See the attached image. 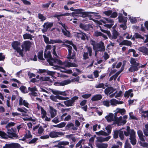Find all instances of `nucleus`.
Returning a JSON list of instances; mask_svg holds the SVG:
<instances>
[{
	"instance_id": "1",
	"label": "nucleus",
	"mask_w": 148,
	"mask_h": 148,
	"mask_svg": "<svg viewBox=\"0 0 148 148\" xmlns=\"http://www.w3.org/2000/svg\"><path fill=\"white\" fill-rule=\"evenodd\" d=\"M131 65L128 69L130 72H133L138 71L140 68H143L145 67L147 64L146 63L144 65L140 64V63L136 62V59L131 58L130 61Z\"/></svg>"
},
{
	"instance_id": "2",
	"label": "nucleus",
	"mask_w": 148,
	"mask_h": 148,
	"mask_svg": "<svg viewBox=\"0 0 148 148\" xmlns=\"http://www.w3.org/2000/svg\"><path fill=\"white\" fill-rule=\"evenodd\" d=\"M127 131H124V133L126 136H128L130 134L129 139L130 140V142L133 145H135L136 143V132L133 129L131 130L130 127L127 126L126 128Z\"/></svg>"
},
{
	"instance_id": "3",
	"label": "nucleus",
	"mask_w": 148,
	"mask_h": 148,
	"mask_svg": "<svg viewBox=\"0 0 148 148\" xmlns=\"http://www.w3.org/2000/svg\"><path fill=\"white\" fill-rule=\"evenodd\" d=\"M84 10L82 9H75L74 10V12L72 13V14L75 13L76 14H79L80 16L82 17L83 18H85L87 17H91L92 16L89 14H93L95 16H97V13L91 12H83Z\"/></svg>"
},
{
	"instance_id": "4",
	"label": "nucleus",
	"mask_w": 148,
	"mask_h": 148,
	"mask_svg": "<svg viewBox=\"0 0 148 148\" xmlns=\"http://www.w3.org/2000/svg\"><path fill=\"white\" fill-rule=\"evenodd\" d=\"M14 123L10 122L5 127L8 130L7 133L8 136L11 138L18 137V135L14 133L15 131L13 128L11 127V126H14Z\"/></svg>"
},
{
	"instance_id": "5",
	"label": "nucleus",
	"mask_w": 148,
	"mask_h": 148,
	"mask_svg": "<svg viewBox=\"0 0 148 148\" xmlns=\"http://www.w3.org/2000/svg\"><path fill=\"white\" fill-rule=\"evenodd\" d=\"M32 45V42L29 40L23 41L21 45L22 49L25 52L29 51Z\"/></svg>"
},
{
	"instance_id": "6",
	"label": "nucleus",
	"mask_w": 148,
	"mask_h": 148,
	"mask_svg": "<svg viewBox=\"0 0 148 148\" xmlns=\"http://www.w3.org/2000/svg\"><path fill=\"white\" fill-rule=\"evenodd\" d=\"M78 99V97L75 96L72 97L71 99L64 101V103L67 107L73 106L74 105L75 101L77 100Z\"/></svg>"
},
{
	"instance_id": "7",
	"label": "nucleus",
	"mask_w": 148,
	"mask_h": 148,
	"mask_svg": "<svg viewBox=\"0 0 148 148\" xmlns=\"http://www.w3.org/2000/svg\"><path fill=\"white\" fill-rule=\"evenodd\" d=\"M86 47L87 50L88 52L84 53L83 56V59L84 60H86L89 58L88 53L90 56H92V49L91 47L88 46H86Z\"/></svg>"
},
{
	"instance_id": "8",
	"label": "nucleus",
	"mask_w": 148,
	"mask_h": 148,
	"mask_svg": "<svg viewBox=\"0 0 148 148\" xmlns=\"http://www.w3.org/2000/svg\"><path fill=\"white\" fill-rule=\"evenodd\" d=\"M44 57L45 58L47 59V61L51 65H52L53 62H51V61H55L54 59L52 57L51 53L50 51H49L47 53L44 52Z\"/></svg>"
},
{
	"instance_id": "9",
	"label": "nucleus",
	"mask_w": 148,
	"mask_h": 148,
	"mask_svg": "<svg viewBox=\"0 0 148 148\" xmlns=\"http://www.w3.org/2000/svg\"><path fill=\"white\" fill-rule=\"evenodd\" d=\"M64 134L62 132H58L56 131H51L49 134V136L51 138L60 137L64 135Z\"/></svg>"
},
{
	"instance_id": "10",
	"label": "nucleus",
	"mask_w": 148,
	"mask_h": 148,
	"mask_svg": "<svg viewBox=\"0 0 148 148\" xmlns=\"http://www.w3.org/2000/svg\"><path fill=\"white\" fill-rule=\"evenodd\" d=\"M65 47L67 48L68 50V54L67 55L68 56L67 58L68 59L70 60L71 59H73L74 58L75 55L74 54H73L72 56H71L72 53V47L70 45H65Z\"/></svg>"
},
{
	"instance_id": "11",
	"label": "nucleus",
	"mask_w": 148,
	"mask_h": 148,
	"mask_svg": "<svg viewBox=\"0 0 148 148\" xmlns=\"http://www.w3.org/2000/svg\"><path fill=\"white\" fill-rule=\"evenodd\" d=\"M104 44V43L101 41L99 43H97L95 47V49H99V51H104L105 50V47Z\"/></svg>"
},
{
	"instance_id": "12",
	"label": "nucleus",
	"mask_w": 148,
	"mask_h": 148,
	"mask_svg": "<svg viewBox=\"0 0 148 148\" xmlns=\"http://www.w3.org/2000/svg\"><path fill=\"white\" fill-rule=\"evenodd\" d=\"M116 90V89L112 86L107 87L104 90V92L106 95H110L113 92Z\"/></svg>"
},
{
	"instance_id": "13",
	"label": "nucleus",
	"mask_w": 148,
	"mask_h": 148,
	"mask_svg": "<svg viewBox=\"0 0 148 148\" xmlns=\"http://www.w3.org/2000/svg\"><path fill=\"white\" fill-rule=\"evenodd\" d=\"M77 37L78 38H80L82 40H85L86 39L87 40H89V37L85 33L81 32L80 33H77Z\"/></svg>"
},
{
	"instance_id": "14",
	"label": "nucleus",
	"mask_w": 148,
	"mask_h": 148,
	"mask_svg": "<svg viewBox=\"0 0 148 148\" xmlns=\"http://www.w3.org/2000/svg\"><path fill=\"white\" fill-rule=\"evenodd\" d=\"M63 64L64 65L65 67H77L78 65L74 63L71 62L67 61H65L63 62Z\"/></svg>"
},
{
	"instance_id": "15",
	"label": "nucleus",
	"mask_w": 148,
	"mask_h": 148,
	"mask_svg": "<svg viewBox=\"0 0 148 148\" xmlns=\"http://www.w3.org/2000/svg\"><path fill=\"white\" fill-rule=\"evenodd\" d=\"M19 105L23 106L26 108H28L29 103L27 101L23 100L22 97H19Z\"/></svg>"
},
{
	"instance_id": "16",
	"label": "nucleus",
	"mask_w": 148,
	"mask_h": 148,
	"mask_svg": "<svg viewBox=\"0 0 148 148\" xmlns=\"http://www.w3.org/2000/svg\"><path fill=\"white\" fill-rule=\"evenodd\" d=\"M60 14H55L54 15L53 17L55 18H57L58 20H60V18L59 17L62 16H71V14L70 13L65 12V13H61L60 12L59 13Z\"/></svg>"
},
{
	"instance_id": "17",
	"label": "nucleus",
	"mask_w": 148,
	"mask_h": 148,
	"mask_svg": "<svg viewBox=\"0 0 148 148\" xmlns=\"http://www.w3.org/2000/svg\"><path fill=\"white\" fill-rule=\"evenodd\" d=\"M12 46L15 51L18 53V42L16 41H14L12 43Z\"/></svg>"
},
{
	"instance_id": "18",
	"label": "nucleus",
	"mask_w": 148,
	"mask_h": 148,
	"mask_svg": "<svg viewBox=\"0 0 148 148\" xmlns=\"http://www.w3.org/2000/svg\"><path fill=\"white\" fill-rule=\"evenodd\" d=\"M138 50L144 53L145 55H148V48L144 46H142L139 47Z\"/></svg>"
},
{
	"instance_id": "19",
	"label": "nucleus",
	"mask_w": 148,
	"mask_h": 148,
	"mask_svg": "<svg viewBox=\"0 0 148 148\" xmlns=\"http://www.w3.org/2000/svg\"><path fill=\"white\" fill-rule=\"evenodd\" d=\"M132 44V42L129 40H123L120 43V45H126L127 46H131Z\"/></svg>"
},
{
	"instance_id": "20",
	"label": "nucleus",
	"mask_w": 148,
	"mask_h": 148,
	"mask_svg": "<svg viewBox=\"0 0 148 148\" xmlns=\"http://www.w3.org/2000/svg\"><path fill=\"white\" fill-rule=\"evenodd\" d=\"M113 117L114 114L111 113H110L105 117V118L108 122H110L112 121H114Z\"/></svg>"
},
{
	"instance_id": "21",
	"label": "nucleus",
	"mask_w": 148,
	"mask_h": 148,
	"mask_svg": "<svg viewBox=\"0 0 148 148\" xmlns=\"http://www.w3.org/2000/svg\"><path fill=\"white\" fill-rule=\"evenodd\" d=\"M137 134L141 141L143 142H145V140L144 138V136L143 135V133L141 130H138L137 131Z\"/></svg>"
},
{
	"instance_id": "22",
	"label": "nucleus",
	"mask_w": 148,
	"mask_h": 148,
	"mask_svg": "<svg viewBox=\"0 0 148 148\" xmlns=\"http://www.w3.org/2000/svg\"><path fill=\"white\" fill-rule=\"evenodd\" d=\"M102 96L100 94H97L91 98V100L92 101H98L101 100Z\"/></svg>"
},
{
	"instance_id": "23",
	"label": "nucleus",
	"mask_w": 148,
	"mask_h": 148,
	"mask_svg": "<svg viewBox=\"0 0 148 148\" xmlns=\"http://www.w3.org/2000/svg\"><path fill=\"white\" fill-rule=\"evenodd\" d=\"M50 113L51 117L52 118H54L56 114V110L52 107H50Z\"/></svg>"
},
{
	"instance_id": "24",
	"label": "nucleus",
	"mask_w": 148,
	"mask_h": 148,
	"mask_svg": "<svg viewBox=\"0 0 148 148\" xmlns=\"http://www.w3.org/2000/svg\"><path fill=\"white\" fill-rule=\"evenodd\" d=\"M112 34V36L111 40L116 39L119 34V33L115 30L113 31Z\"/></svg>"
},
{
	"instance_id": "25",
	"label": "nucleus",
	"mask_w": 148,
	"mask_h": 148,
	"mask_svg": "<svg viewBox=\"0 0 148 148\" xmlns=\"http://www.w3.org/2000/svg\"><path fill=\"white\" fill-rule=\"evenodd\" d=\"M96 145L98 148H106L108 146V144L107 143H97Z\"/></svg>"
},
{
	"instance_id": "26",
	"label": "nucleus",
	"mask_w": 148,
	"mask_h": 148,
	"mask_svg": "<svg viewBox=\"0 0 148 148\" xmlns=\"http://www.w3.org/2000/svg\"><path fill=\"white\" fill-rule=\"evenodd\" d=\"M23 37L24 39H28L32 40V36L31 34L28 33H26L23 35Z\"/></svg>"
},
{
	"instance_id": "27",
	"label": "nucleus",
	"mask_w": 148,
	"mask_h": 148,
	"mask_svg": "<svg viewBox=\"0 0 148 148\" xmlns=\"http://www.w3.org/2000/svg\"><path fill=\"white\" fill-rule=\"evenodd\" d=\"M119 20V21L120 23H123L126 24L127 22V17H124L123 16L122 17H119V18H118Z\"/></svg>"
},
{
	"instance_id": "28",
	"label": "nucleus",
	"mask_w": 148,
	"mask_h": 148,
	"mask_svg": "<svg viewBox=\"0 0 148 148\" xmlns=\"http://www.w3.org/2000/svg\"><path fill=\"white\" fill-rule=\"evenodd\" d=\"M53 26V23H45L43 25L44 27H45L46 29L51 28Z\"/></svg>"
},
{
	"instance_id": "29",
	"label": "nucleus",
	"mask_w": 148,
	"mask_h": 148,
	"mask_svg": "<svg viewBox=\"0 0 148 148\" xmlns=\"http://www.w3.org/2000/svg\"><path fill=\"white\" fill-rule=\"evenodd\" d=\"M62 42V41L60 39L53 40L51 39L49 41V44H53L55 43H60Z\"/></svg>"
},
{
	"instance_id": "30",
	"label": "nucleus",
	"mask_w": 148,
	"mask_h": 148,
	"mask_svg": "<svg viewBox=\"0 0 148 148\" xmlns=\"http://www.w3.org/2000/svg\"><path fill=\"white\" fill-rule=\"evenodd\" d=\"M145 128L143 130L144 134L146 136H148V123L146 124L145 126Z\"/></svg>"
},
{
	"instance_id": "31",
	"label": "nucleus",
	"mask_w": 148,
	"mask_h": 148,
	"mask_svg": "<svg viewBox=\"0 0 148 148\" xmlns=\"http://www.w3.org/2000/svg\"><path fill=\"white\" fill-rule=\"evenodd\" d=\"M71 83V81L70 80H65L64 81L60 83V86H64L68 84Z\"/></svg>"
},
{
	"instance_id": "32",
	"label": "nucleus",
	"mask_w": 148,
	"mask_h": 148,
	"mask_svg": "<svg viewBox=\"0 0 148 148\" xmlns=\"http://www.w3.org/2000/svg\"><path fill=\"white\" fill-rule=\"evenodd\" d=\"M62 31L65 36L67 37H69L70 36V33L69 31H68L67 29H66V30H65L63 29H62Z\"/></svg>"
},
{
	"instance_id": "33",
	"label": "nucleus",
	"mask_w": 148,
	"mask_h": 148,
	"mask_svg": "<svg viewBox=\"0 0 148 148\" xmlns=\"http://www.w3.org/2000/svg\"><path fill=\"white\" fill-rule=\"evenodd\" d=\"M79 27L82 29L86 31H87L89 29V27L87 25L82 23H80Z\"/></svg>"
},
{
	"instance_id": "34",
	"label": "nucleus",
	"mask_w": 148,
	"mask_h": 148,
	"mask_svg": "<svg viewBox=\"0 0 148 148\" xmlns=\"http://www.w3.org/2000/svg\"><path fill=\"white\" fill-rule=\"evenodd\" d=\"M19 89L23 93H26L28 92V91L27 90V88L25 86H22Z\"/></svg>"
},
{
	"instance_id": "35",
	"label": "nucleus",
	"mask_w": 148,
	"mask_h": 148,
	"mask_svg": "<svg viewBox=\"0 0 148 148\" xmlns=\"http://www.w3.org/2000/svg\"><path fill=\"white\" fill-rule=\"evenodd\" d=\"M95 88H102L104 89L105 88L104 84L103 83H100L95 86Z\"/></svg>"
},
{
	"instance_id": "36",
	"label": "nucleus",
	"mask_w": 148,
	"mask_h": 148,
	"mask_svg": "<svg viewBox=\"0 0 148 148\" xmlns=\"http://www.w3.org/2000/svg\"><path fill=\"white\" fill-rule=\"evenodd\" d=\"M38 58L41 60H44L45 59L43 58V51H41L39 52L38 53Z\"/></svg>"
},
{
	"instance_id": "37",
	"label": "nucleus",
	"mask_w": 148,
	"mask_h": 148,
	"mask_svg": "<svg viewBox=\"0 0 148 148\" xmlns=\"http://www.w3.org/2000/svg\"><path fill=\"white\" fill-rule=\"evenodd\" d=\"M117 112L120 113L122 115L125 114L126 112L124 108L120 109L117 108L116 109Z\"/></svg>"
},
{
	"instance_id": "38",
	"label": "nucleus",
	"mask_w": 148,
	"mask_h": 148,
	"mask_svg": "<svg viewBox=\"0 0 148 148\" xmlns=\"http://www.w3.org/2000/svg\"><path fill=\"white\" fill-rule=\"evenodd\" d=\"M119 130H115L113 131V135L114 139H116L118 137Z\"/></svg>"
},
{
	"instance_id": "39",
	"label": "nucleus",
	"mask_w": 148,
	"mask_h": 148,
	"mask_svg": "<svg viewBox=\"0 0 148 148\" xmlns=\"http://www.w3.org/2000/svg\"><path fill=\"white\" fill-rule=\"evenodd\" d=\"M24 136H25V137L27 139L32 138V136L31 134V132L29 130L28 131Z\"/></svg>"
},
{
	"instance_id": "40",
	"label": "nucleus",
	"mask_w": 148,
	"mask_h": 148,
	"mask_svg": "<svg viewBox=\"0 0 148 148\" xmlns=\"http://www.w3.org/2000/svg\"><path fill=\"white\" fill-rule=\"evenodd\" d=\"M123 132L124 133V132H123V131L121 130H119V135L121 140H123L124 139V136Z\"/></svg>"
},
{
	"instance_id": "41",
	"label": "nucleus",
	"mask_w": 148,
	"mask_h": 148,
	"mask_svg": "<svg viewBox=\"0 0 148 148\" xmlns=\"http://www.w3.org/2000/svg\"><path fill=\"white\" fill-rule=\"evenodd\" d=\"M27 111V110L24 107L22 108H19V112H22L23 114L22 115H25Z\"/></svg>"
},
{
	"instance_id": "42",
	"label": "nucleus",
	"mask_w": 148,
	"mask_h": 148,
	"mask_svg": "<svg viewBox=\"0 0 148 148\" xmlns=\"http://www.w3.org/2000/svg\"><path fill=\"white\" fill-rule=\"evenodd\" d=\"M133 90L132 89L129 90L128 91H126L124 94V96L125 97H127L128 98L129 97L130 94L131 92H132Z\"/></svg>"
},
{
	"instance_id": "43",
	"label": "nucleus",
	"mask_w": 148,
	"mask_h": 148,
	"mask_svg": "<svg viewBox=\"0 0 148 148\" xmlns=\"http://www.w3.org/2000/svg\"><path fill=\"white\" fill-rule=\"evenodd\" d=\"M38 17L40 19L41 21H44L46 19V18L41 14H38Z\"/></svg>"
},
{
	"instance_id": "44",
	"label": "nucleus",
	"mask_w": 148,
	"mask_h": 148,
	"mask_svg": "<svg viewBox=\"0 0 148 148\" xmlns=\"http://www.w3.org/2000/svg\"><path fill=\"white\" fill-rule=\"evenodd\" d=\"M60 142V145L61 146H65L66 145H69V142L67 141H63Z\"/></svg>"
},
{
	"instance_id": "45",
	"label": "nucleus",
	"mask_w": 148,
	"mask_h": 148,
	"mask_svg": "<svg viewBox=\"0 0 148 148\" xmlns=\"http://www.w3.org/2000/svg\"><path fill=\"white\" fill-rule=\"evenodd\" d=\"M139 143L140 145L143 147H147L148 146V144L146 142L142 143L140 141L139 142Z\"/></svg>"
},
{
	"instance_id": "46",
	"label": "nucleus",
	"mask_w": 148,
	"mask_h": 148,
	"mask_svg": "<svg viewBox=\"0 0 148 148\" xmlns=\"http://www.w3.org/2000/svg\"><path fill=\"white\" fill-rule=\"evenodd\" d=\"M112 129V127L110 125H108L106 127V129L107 130V133L109 134L111 133Z\"/></svg>"
},
{
	"instance_id": "47",
	"label": "nucleus",
	"mask_w": 148,
	"mask_h": 148,
	"mask_svg": "<svg viewBox=\"0 0 148 148\" xmlns=\"http://www.w3.org/2000/svg\"><path fill=\"white\" fill-rule=\"evenodd\" d=\"M117 100L115 99H112L110 100V104L112 105L116 106L117 105Z\"/></svg>"
},
{
	"instance_id": "48",
	"label": "nucleus",
	"mask_w": 148,
	"mask_h": 148,
	"mask_svg": "<svg viewBox=\"0 0 148 148\" xmlns=\"http://www.w3.org/2000/svg\"><path fill=\"white\" fill-rule=\"evenodd\" d=\"M122 118L121 116L119 117V118L118 117L113 124H119L122 121Z\"/></svg>"
},
{
	"instance_id": "49",
	"label": "nucleus",
	"mask_w": 148,
	"mask_h": 148,
	"mask_svg": "<svg viewBox=\"0 0 148 148\" xmlns=\"http://www.w3.org/2000/svg\"><path fill=\"white\" fill-rule=\"evenodd\" d=\"M38 140L37 138H34L29 142H27V143L29 144L34 143Z\"/></svg>"
},
{
	"instance_id": "50",
	"label": "nucleus",
	"mask_w": 148,
	"mask_h": 148,
	"mask_svg": "<svg viewBox=\"0 0 148 148\" xmlns=\"http://www.w3.org/2000/svg\"><path fill=\"white\" fill-rule=\"evenodd\" d=\"M57 98L60 100H66L69 99L68 97H63L59 95H56Z\"/></svg>"
},
{
	"instance_id": "51",
	"label": "nucleus",
	"mask_w": 148,
	"mask_h": 148,
	"mask_svg": "<svg viewBox=\"0 0 148 148\" xmlns=\"http://www.w3.org/2000/svg\"><path fill=\"white\" fill-rule=\"evenodd\" d=\"M129 119H135L136 120L137 118L133 115V112H131L129 113Z\"/></svg>"
},
{
	"instance_id": "52",
	"label": "nucleus",
	"mask_w": 148,
	"mask_h": 148,
	"mask_svg": "<svg viewBox=\"0 0 148 148\" xmlns=\"http://www.w3.org/2000/svg\"><path fill=\"white\" fill-rule=\"evenodd\" d=\"M112 10H109L104 11L103 13L106 15L109 16L111 15V14L112 13Z\"/></svg>"
},
{
	"instance_id": "53",
	"label": "nucleus",
	"mask_w": 148,
	"mask_h": 148,
	"mask_svg": "<svg viewBox=\"0 0 148 148\" xmlns=\"http://www.w3.org/2000/svg\"><path fill=\"white\" fill-rule=\"evenodd\" d=\"M91 94H85L82 95V97L83 98L87 99L91 97Z\"/></svg>"
},
{
	"instance_id": "54",
	"label": "nucleus",
	"mask_w": 148,
	"mask_h": 148,
	"mask_svg": "<svg viewBox=\"0 0 148 148\" xmlns=\"http://www.w3.org/2000/svg\"><path fill=\"white\" fill-rule=\"evenodd\" d=\"M73 125V124L72 123H68L65 127V129L66 130H69L72 126Z\"/></svg>"
},
{
	"instance_id": "55",
	"label": "nucleus",
	"mask_w": 148,
	"mask_h": 148,
	"mask_svg": "<svg viewBox=\"0 0 148 148\" xmlns=\"http://www.w3.org/2000/svg\"><path fill=\"white\" fill-rule=\"evenodd\" d=\"M102 34V33L100 32H98L97 31H96L94 33V35L96 37L101 36Z\"/></svg>"
},
{
	"instance_id": "56",
	"label": "nucleus",
	"mask_w": 148,
	"mask_h": 148,
	"mask_svg": "<svg viewBox=\"0 0 148 148\" xmlns=\"http://www.w3.org/2000/svg\"><path fill=\"white\" fill-rule=\"evenodd\" d=\"M43 36L45 43L46 44H49V38L44 35H43Z\"/></svg>"
},
{
	"instance_id": "57",
	"label": "nucleus",
	"mask_w": 148,
	"mask_h": 148,
	"mask_svg": "<svg viewBox=\"0 0 148 148\" xmlns=\"http://www.w3.org/2000/svg\"><path fill=\"white\" fill-rule=\"evenodd\" d=\"M103 57L104 59L105 60H106L109 58L110 56L106 52H105L104 53V55L103 56Z\"/></svg>"
},
{
	"instance_id": "58",
	"label": "nucleus",
	"mask_w": 148,
	"mask_h": 148,
	"mask_svg": "<svg viewBox=\"0 0 148 148\" xmlns=\"http://www.w3.org/2000/svg\"><path fill=\"white\" fill-rule=\"evenodd\" d=\"M85 141V140L83 139H82L81 140H80L78 142V143L76 145L75 147H76L77 148L79 146H80V145H81V144L82 143V142L83 141Z\"/></svg>"
},
{
	"instance_id": "59",
	"label": "nucleus",
	"mask_w": 148,
	"mask_h": 148,
	"mask_svg": "<svg viewBox=\"0 0 148 148\" xmlns=\"http://www.w3.org/2000/svg\"><path fill=\"white\" fill-rule=\"evenodd\" d=\"M44 130V129L43 128L42 126H40L38 128V133L39 134H41Z\"/></svg>"
},
{
	"instance_id": "60",
	"label": "nucleus",
	"mask_w": 148,
	"mask_h": 148,
	"mask_svg": "<svg viewBox=\"0 0 148 148\" xmlns=\"http://www.w3.org/2000/svg\"><path fill=\"white\" fill-rule=\"evenodd\" d=\"M118 16L117 13L115 12H113V13L112 12V13L111 14L110 17L112 18H116Z\"/></svg>"
},
{
	"instance_id": "61",
	"label": "nucleus",
	"mask_w": 148,
	"mask_h": 148,
	"mask_svg": "<svg viewBox=\"0 0 148 148\" xmlns=\"http://www.w3.org/2000/svg\"><path fill=\"white\" fill-rule=\"evenodd\" d=\"M66 124L65 122H62L58 124V128H62L64 127Z\"/></svg>"
},
{
	"instance_id": "62",
	"label": "nucleus",
	"mask_w": 148,
	"mask_h": 148,
	"mask_svg": "<svg viewBox=\"0 0 148 148\" xmlns=\"http://www.w3.org/2000/svg\"><path fill=\"white\" fill-rule=\"evenodd\" d=\"M130 21L132 23H135L137 22V19L135 17L130 18Z\"/></svg>"
},
{
	"instance_id": "63",
	"label": "nucleus",
	"mask_w": 148,
	"mask_h": 148,
	"mask_svg": "<svg viewBox=\"0 0 148 148\" xmlns=\"http://www.w3.org/2000/svg\"><path fill=\"white\" fill-rule=\"evenodd\" d=\"M28 75L29 78H31L33 77H35L36 76V75L35 74L33 73H30L29 71L28 72Z\"/></svg>"
},
{
	"instance_id": "64",
	"label": "nucleus",
	"mask_w": 148,
	"mask_h": 148,
	"mask_svg": "<svg viewBox=\"0 0 148 148\" xmlns=\"http://www.w3.org/2000/svg\"><path fill=\"white\" fill-rule=\"evenodd\" d=\"M12 148H18V144L16 143H12Z\"/></svg>"
}]
</instances>
